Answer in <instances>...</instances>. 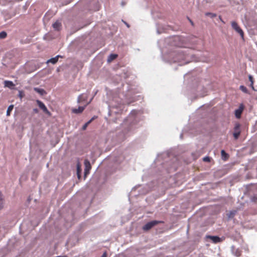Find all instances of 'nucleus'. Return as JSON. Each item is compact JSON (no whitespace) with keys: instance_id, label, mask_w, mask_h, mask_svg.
<instances>
[{"instance_id":"1","label":"nucleus","mask_w":257,"mask_h":257,"mask_svg":"<svg viewBox=\"0 0 257 257\" xmlns=\"http://www.w3.org/2000/svg\"><path fill=\"white\" fill-rule=\"evenodd\" d=\"M163 223V222L161 221H157V220H153V221L149 222L143 227V229L144 231H148V230H150V229H151L154 226L158 224L159 223Z\"/></svg>"},{"instance_id":"2","label":"nucleus","mask_w":257,"mask_h":257,"mask_svg":"<svg viewBox=\"0 0 257 257\" xmlns=\"http://www.w3.org/2000/svg\"><path fill=\"white\" fill-rule=\"evenodd\" d=\"M231 26L232 28L238 33L242 38H243L244 33L242 30L240 28L237 23L235 22H231Z\"/></svg>"},{"instance_id":"3","label":"nucleus","mask_w":257,"mask_h":257,"mask_svg":"<svg viewBox=\"0 0 257 257\" xmlns=\"http://www.w3.org/2000/svg\"><path fill=\"white\" fill-rule=\"evenodd\" d=\"M37 104L39 106V107L43 110V111L48 114V115L50 116L51 115V113L48 110L47 108L45 106V105L40 100H37L36 101Z\"/></svg>"},{"instance_id":"4","label":"nucleus","mask_w":257,"mask_h":257,"mask_svg":"<svg viewBox=\"0 0 257 257\" xmlns=\"http://www.w3.org/2000/svg\"><path fill=\"white\" fill-rule=\"evenodd\" d=\"M239 123H236L234 128V132L233 134L235 140H237L240 134Z\"/></svg>"},{"instance_id":"5","label":"nucleus","mask_w":257,"mask_h":257,"mask_svg":"<svg viewBox=\"0 0 257 257\" xmlns=\"http://www.w3.org/2000/svg\"><path fill=\"white\" fill-rule=\"evenodd\" d=\"M90 103V101L87 102L84 106H79L78 108H73L72 112L75 114H78L82 113L86 106Z\"/></svg>"},{"instance_id":"6","label":"nucleus","mask_w":257,"mask_h":257,"mask_svg":"<svg viewBox=\"0 0 257 257\" xmlns=\"http://www.w3.org/2000/svg\"><path fill=\"white\" fill-rule=\"evenodd\" d=\"M85 170H84V176L86 177L88 174L89 173V171L91 168L90 163L87 160L84 161Z\"/></svg>"},{"instance_id":"7","label":"nucleus","mask_w":257,"mask_h":257,"mask_svg":"<svg viewBox=\"0 0 257 257\" xmlns=\"http://www.w3.org/2000/svg\"><path fill=\"white\" fill-rule=\"evenodd\" d=\"M243 108L244 106L243 104H240L239 108L235 110V115L237 118H240Z\"/></svg>"},{"instance_id":"8","label":"nucleus","mask_w":257,"mask_h":257,"mask_svg":"<svg viewBox=\"0 0 257 257\" xmlns=\"http://www.w3.org/2000/svg\"><path fill=\"white\" fill-rule=\"evenodd\" d=\"M87 98L88 96L87 95H84L83 94H82L78 96L77 99V102L80 103L83 101H85L87 100Z\"/></svg>"},{"instance_id":"9","label":"nucleus","mask_w":257,"mask_h":257,"mask_svg":"<svg viewBox=\"0 0 257 257\" xmlns=\"http://www.w3.org/2000/svg\"><path fill=\"white\" fill-rule=\"evenodd\" d=\"M208 238H210L214 243H217L221 241L220 238L217 236H207Z\"/></svg>"},{"instance_id":"10","label":"nucleus","mask_w":257,"mask_h":257,"mask_svg":"<svg viewBox=\"0 0 257 257\" xmlns=\"http://www.w3.org/2000/svg\"><path fill=\"white\" fill-rule=\"evenodd\" d=\"M59 57H61V56L60 55H57V56H56L55 57H54V58H51L50 59H49L47 63H51L53 64L56 63L58 61V59Z\"/></svg>"},{"instance_id":"11","label":"nucleus","mask_w":257,"mask_h":257,"mask_svg":"<svg viewBox=\"0 0 257 257\" xmlns=\"http://www.w3.org/2000/svg\"><path fill=\"white\" fill-rule=\"evenodd\" d=\"M61 27V23L57 21L53 24V27L56 30L59 31Z\"/></svg>"},{"instance_id":"12","label":"nucleus","mask_w":257,"mask_h":257,"mask_svg":"<svg viewBox=\"0 0 257 257\" xmlns=\"http://www.w3.org/2000/svg\"><path fill=\"white\" fill-rule=\"evenodd\" d=\"M34 90L39 94H40L41 95H43L44 94H46V91L43 89L39 88L37 87H35L34 88Z\"/></svg>"},{"instance_id":"13","label":"nucleus","mask_w":257,"mask_h":257,"mask_svg":"<svg viewBox=\"0 0 257 257\" xmlns=\"http://www.w3.org/2000/svg\"><path fill=\"white\" fill-rule=\"evenodd\" d=\"M4 206V199L1 192L0 191V210L2 209Z\"/></svg>"},{"instance_id":"14","label":"nucleus","mask_w":257,"mask_h":257,"mask_svg":"<svg viewBox=\"0 0 257 257\" xmlns=\"http://www.w3.org/2000/svg\"><path fill=\"white\" fill-rule=\"evenodd\" d=\"M4 83H5V86L6 87H8L9 88L13 87L15 85V84L13 83V82L11 81L7 80V81H5Z\"/></svg>"},{"instance_id":"15","label":"nucleus","mask_w":257,"mask_h":257,"mask_svg":"<svg viewBox=\"0 0 257 257\" xmlns=\"http://www.w3.org/2000/svg\"><path fill=\"white\" fill-rule=\"evenodd\" d=\"M117 57V54H111L109 56L108 58V61L111 62V61L113 60L114 59H116Z\"/></svg>"},{"instance_id":"16","label":"nucleus","mask_w":257,"mask_h":257,"mask_svg":"<svg viewBox=\"0 0 257 257\" xmlns=\"http://www.w3.org/2000/svg\"><path fill=\"white\" fill-rule=\"evenodd\" d=\"M221 154L222 159L224 160H226L228 157V154L227 153H226V152H225L224 150H222L221 151Z\"/></svg>"},{"instance_id":"17","label":"nucleus","mask_w":257,"mask_h":257,"mask_svg":"<svg viewBox=\"0 0 257 257\" xmlns=\"http://www.w3.org/2000/svg\"><path fill=\"white\" fill-rule=\"evenodd\" d=\"M13 108H14V105H13V104L10 105L8 107L7 111V116L10 115L11 112L13 110Z\"/></svg>"},{"instance_id":"18","label":"nucleus","mask_w":257,"mask_h":257,"mask_svg":"<svg viewBox=\"0 0 257 257\" xmlns=\"http://www.w3.org/2000/svg\"><path fill=\"white\" fill-rule=\"evenodd\" d=\"M81 169L80 166L78 164L77 166V175L78 176V178L79 179L80 178V174H81Z\"/></svg>"},{"instance_id":"19","label":"nucleus","mask_w":257,"mask_h":257,"mask_svg":"<svg viewBox=\"0 0 257 257\" xmlns=\"http://www.w3.org/2000/svg\"><path fill=\"white\" fill-rule=\"evenodd\" d=\"M94 119V117H92L90 120H89L88 122H87L86 123H85L84 125L82 127V128L83 130H85L86 128V127H87V126L88 125V124L89 123H90Z\"/></svg>"},{"instance_id":"20","label":"nucleus","mask_w":257,"mask_h":257,"mask_svg":"<svg viewBox=\"0 0 257 257\" xmlns=\"http://www.w3.org/2000/svg\"><path fill=\"white\" fill-rule=\"evenodd\" d=\"M7 34L6 32L3 31L0 33V39H4L6 38Z\"/></svg>"},{"instance_id":"21","label":"nucleus","mask_w":257,"mask_h":257,"mask_svg":"<svg viewBox=\"0 0 257 257\" xmlns=\"http://www.w3.org/2000/svg\"><path fill=\"white\" fill-rule=\"evenodd\" d=\"M239 88L240 89L243 91V92L244 93H248V90L246 88V87L244 86L243 85H241L240 87H239Z\"/></svg>"},{"instance_id":"22","label":"nucleus","mask_w":257,"mask_h":257,"mask_svg":"<svg viewBox=\"0 0 257 257\" xmlns=\"http://www.w3.org/2000/svg\"><path fill=\"white\" fill-rule=\"evenodd\" d=\"M248 79H249V81L250 82V86L253 89V78L252 77V76L251 75H249L248 76Z\"/></svg>"},{"instance_id":"23","label":"nucleus","mask_w":257,"mask_h":257,"mask_svg":"<svg viewBox=\"0 0 257 257\" xmlns=\"http://www.w3.org/2000/svg\"><path fill=\"white\" fill-rule=\"evenodd\" d=\"M25 96V93L23 91L20 90L19 91V94L18 96L20 97V99H22Z\"/></svg>"},{"instance_id":"24","label":"nucleus","mask_w":257,"mask_h":257,"mask_svg":"<svg viewBox=\"0 0 257 257\" xmlns=\"http://www.w3.org/2000/svg\"><path fill=\"white\" fill-rule=\"evenodd\" d=\"M203 160L204 162H210V158L209 157H205L203 158Z\"/></svg>"},{"instance_id":"25","label":"nucleus","mask_w":257,"mask_h":257,"mask_svg":"<svg viewBox=\"0 0 257 257\" xmlns=\"http://www.w3.org/2000/svg\"><path fill=\"white\" fill-rule=\"evenodd\" d=\"M206 16H212V17H215V15L212 14V13H207L206 14Z\"/></svg>"},{"instance_id":"26","label":"nucleus","mask_w":257,"mask_h":257,"mask_svg":"<svg viewBox=\"0 0 257 257\" xmlns=\"http://www.w3.org/2000/svg\"><path fill=\"white\" fill-rule=\"evenodd\" d=\"M106 256H107V253L106 252H104L101 256V257H106Z\"/></svg>"},{"instance_id":"27","label":"nucleus","mask_w":257,"mask_h":257,"mask_svg":"<svg viewBox=\"0 0 257 257\" xmlns=\"http://www.w3.org/2000/svg\"><path fill=\"white\" fill-rule=\"evenodd\" d=\"M33 111L35 113H38V109L37 108H35L33 109Z\"/></svg>"},{"instance_id":"28","label":"nucleus","mask_w":257,"mask_h":257,"mask_svg":"<svg viewBox=\"0 0 257 257\" xmlns=\"http://www.w3.org/2000/svg\"><path fill=\"white\" fill-rule=\"evenodd\" d=\"M189 21H190V22H191V24H192V25H193V23L192 21L191 20H189Z\"/></svg>"},{"instance_id":"29","label":"nucleus","mask_w":257,"mask_h":257,"mask_svg":"<svg viewBox=\"0 0 257 257\" xmlns=\"http://www.w3.org/2000/svg\"><path fill=\"white\" fill-rule=\"evenodd\" d=\"M125 24H126V25L127 26V27H128V28L130 27V26L127 24L125 23Z\"/></svg>"},{"instance_id":"30","label":"nucleus","mask_w":257,"mask_h":257,"mask_svg":"<svg viewBox=\"0 0 257 257\" xmlns=\"http://www.w3.org/2000/svg\"><path fill=\"white\" fill-rule=\"evenodd\" d=\"M92 99H93V98H91V99L89 101L91 102V101L92 100Z\"/></svg>"}]
</instances>
